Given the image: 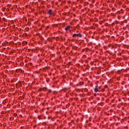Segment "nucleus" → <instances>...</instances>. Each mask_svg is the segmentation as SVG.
<instances>
[{
	"mask_svg": "<svg viewBox=\"0 0 129 129\" xmlns=\"http://www.w3.org/2000/svg\"><path fill=\"white\" fill-rule=\"evenodd\" d=\"M49 15H53V13H52V10H49Z\"/></svg>",
	"mask_w": 129,
	"mask_h": 129,
	"instance_id": "nucleus-4",
	"label": "nucleus"
},
{
	"mask_svg": "<svg viewBox=\"0 0 129 129\" xmlns=\"http://www.w3.org/2000/svg\"><path fill=\"white\" fill-rule=\"evenodd\" d=\"M95 92H98V91H99V90L98 89V88H96L94 89Z\"/></svg>",
	"mask_w": 129,
	"mask_h": 129,
	"instance_id": "nucleus-3",
	"label": "nucleus"
},
{
	"mask_svg": "<svg viewBox=\"0 0 129 129\" xmlns=\"http://www.w3.org/2000/svg\"><path fill=\"white\" fill-rule=\"evenodd\" d=\"M71 26H68L67 27L65 28L66 31H69V29H71Z\"/></svg>",
	"mask_w": 129,
	"mask_h": 129,
	"instance_id": "nucleus-2",
	"label": "nucleus"
},
{
	"mask_svg": "<svg viewBox=\"0 0 129 129\" xmlns=\"http://www.w3.org/2000/svg\"><path fill=\"white\" fill-rule=\"evenodd\" d=\"M80 37V38H81V37H82V35H81V34L79 33V34H76L75 33L73 35V37Z\"/></svg>",
	"mask_w": 129,
	"mask_h": 129,
	"instance_id": "nucleus-1",
	"label": "nucleus"
},
{
	"mask_svg": "<svg viewBox=\"0 0 129 129\" xmlns=\"http://www.w3.org/2000/svg\"><path fill=\"white\" fill-rule=\"evenodd\" d=\"M38 118H39V119H41V116H39L38 117Z\"/></svg>",
	"mask_w": 129,
	"mask_h": 129,
	"instance_id": "nucleus-5",
	"label": "nucleus"
}]
</instances>
